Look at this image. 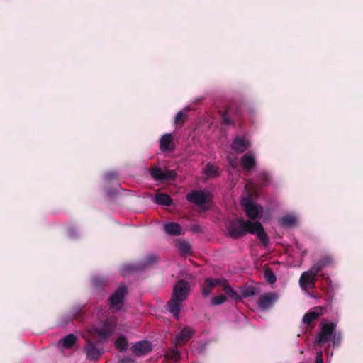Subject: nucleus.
I'll use <instances>...</instances> for the list:
<instances>
[{
	"label": "nucleus",
	"instance_id": "obj_1",
	"mask_svg": "<svg viewBox=\"0 0 363 363\" xmlns=\"http://www.w3.org/2000/svg\"><path fill=\"white\" fill-rule=\"evenodd\" d=\"M227 232L230 237L240 238L249 233L256 235L260 242L266 246L269 242L262 224L258 222H251L243 219L229 221L226 225Z\"/></svg>",
	"mask_w": 363,
	"mask_h": 363
},
{
	"label": "nucleus",
	"instance_id": "obj_2",
	"mask_svg": "<svg viewBox=\"0 0 363 363\" xmlns=\"http://www.w3.org/2000/svg\"><path fill=\"white\" fill-rule=\"evenodd\" d=\"M189 291V284L183 279L178 281L174 287L172 297L167 303V309L177 318H179L182 302L186 299Z\"/></svg>",
	"mask_w": 363,
	"mask_h": 363
},
{
	"label": "nucleus",
	"instance_id": "obj_3",
	"mask_svg": "<svg viewBox=\"0 0 363 363\" xmlns=\"http://www.w3.org/2000/svg\"><path fill=\"white\" fill-rule=\"evenodd\" d=\"M116 323V318L111 317L104 322H100L97 326L89 330V333L93 339L102 342L113 333Z\"/></svg>",
	"mask_w": 363,
	"mask_h": 363
},
{
	"label": "nucleus",
	"instance_id": "obj_4",
	"mask_svg": "<svg viewBox=\"0 0 363 363\" xmlns=\"http://www.w3.org/2000/svg\"><path fill=\"white\" fill-rule=\"evenodd\" d=\"M336 324L323 321L320 325V332L315 337V345H323L332 339Z\"/></svg>",
	"mask_w": 363,
	"mask_h": 363
},
{
	"label": "nucleus",
	"instance_id": "obj_5",
	"mask_svg": "<svg viewBox=\"0 0 363 363\" xmlns=\"http://www.w3.org/2000/svg\"><path fill=\"white\" fill-rule=\"evenodd\" d=\"M241 205L244 208L246 215L251 219L260 218L263 213L262 207L255 203L247 197L242 199Z\"/></svg>",
	"mask_w": 363,
	"mask_h": 363
},
{
	"label": "nucleus",
	"instance_id": "obj_6",
	"mask_svg": "<svg viewBox=\"0 0 363 363\" xmlns=\"http://www.w3.org/2000/svg\"><path fill=\"white\" fill-rule=\"evenodd\" d=\"M126 294V288L124 286H121L118 289L110 296V308L113 311L120 310L123 304V298Z\"/></svg>",
	"mask_w": 363,
	"mask_h": 363
},
{
	"label": "nucleus",
	"instance_id": "obj_7",
	"mask_svg": "<svg viewBox=\"0 0 363 363\" xmlns=\"http://www.w3.org/2000/svg\"><path fill=\"white\" fill-rule=\"evenodd\" d=\"M208 194L201 190H194L186 194V199L196 206L205 204L208 201Z\"/></svg>",
	"mask_w": 363,
	"mask_h": 363
},
{
	"label": "nucleus",
	"instance_id": "obj_8",
	"mask_svg": "<svg viewBox=\"0 0 363 363\" xmlns=\"http://www.w3.org/2000/svg\"><path fill=\"white\" fill-rule=\"evenodd\" d=\"M278 298L279 296L274 293H266L259 297L257 305L260 309L266 310L271 308Z\"/></svg>",
	"mask_w": 363,
	"mask_h": 363
},
{
	"label": "nucleus",
	"instance_id": "obj_9",
	"mask_svg": "<svg viewBox=\"0 0 363 363\" xmlns=\"http://www.w3.org/2000/svg\"><path fill=\"white\" fill-rule=\"evenodd\" d=\"M152 177L158 180H170L176 177L177 173L173 169H162L160 168H152L150 170Z\"/></svg>",
	"mask_w": 363,
	"mask_h": 363
},
{
	"label": "nucleus",
	"instance_id": "obj_10",
	"mask_svg": "<svg viewBox=\"0 0 363 363\" xmlns=\"http://www.w3.org/2000/svg\"><path fill=\"white\" fill-rule=\"evenodd\" d=\"M152 349V343L147 340L139 341L131 347L133 353L138 357L146 355Z\"/></svg>",
	"mask_w": 363,
	"mask_h": 363
},
{
	"label": "nucleus",
	"instance_id": "obj_11",
	"mask_svg": "<svg viewBox=\"0 0 363 363\" xmlns=\"http://www.w3.org/2000/svg\"><path fill=\"white\" fill-rule=\"evenodd\" d=\"M316 280V276L313 275L308 271L303 272L299 280V284L301 287L307 290L308 289H313L315 286V282Z\"/></svg>",
	"mask_w": 363,
	"mask_h": 363
},
{
	"label": "nucleus",
	"instance_id": "obj_12",
	"mask_svg": "<svg viewBox=\"0 0 363 363\" xmlns=\"http://www.w3.org/2000/svg\"><path fill=\"white\" fill-rule=\"evenodd\" d=\"M251 146L250 142L245 138L237 136L234 138L231 147L238 153L245 152Z\"/></svg>",
	"mask_w": 363,
	"mask_h": 363
},
{
	"label": "nucleus",
	"instance_id": "obj_13",
	"mask_svg": "<svg viewBox=\"0 0 363 363\" xmlns=\"http://www.w3.org/2000/svg\"><path fill=\"white\" fill-rule=\"evenodd\" d=\"M323 313L324 308L323 307H314L304 315L303 321L305 324L309 325L313 320L318 319L320 315H322Z\"/></svg>",
	"mask_w": 363,
	"mask_h": 363
},
{
	"label": "nucleus",
	"instance_id": "obj_14",
	"mask_svg": "<svg viewBox=\"0 0 363 363\" xmlns=\"http://www.w3.org/2000/svg\"><path fill=\"white\" fill-rule=\"evenodd\" d=\"M222 279H206L205 284L201 287V294L203 297H207L210 295L212 289L217 285H221Z\"/></svg>",
	"mask_w": 363,
	"mask_h": 363
},
{
	"label": "nucleus",
	"instance_id": "obj_15",
	"mask_svg": "<svg viewBox=\"0 0 363 363\" xmlns=\"http://www.w3.org/2000/svg\"><path fill=\"white\" fill-rule=\"evenodd\" d=\"M160 149L162 152L173 150V135L167 133L163 135L160 140Z\"/></svg>",
	"mask_w": 363,
	"mask_h": 363
},
{
	"label": "nucleus",
	"instance_id": "obj_16",
	"mask_svg": "<svg viewBox=\"0 0 363 363\" xmlns=\"http://www.w3.org/2000/svg\"><path fill=\"white\" fill-rule=\"evenodd\" d=\"M85 350L86 352V357L90 360L97 359L101 354L100 350L94 345L90 339L87 340V345L85 347Z\"/></svg>",
	"mask_w": 363,
	"mask_h": 363
},
{
	"label": "nucleus",
	"instance_id": "obj_17",
	"mask_svg": "<svg viewBox=\"0 0 363 363\" xmlns=\"http://www.w3.org/2000/svg\"><path fill=\"white\" fill-rule=\"evenodd\" d=\"M241 164L245 170L249 171L255 166V157L252 152L245 154L241 158Z\"/></svg>",
	"mask_w": 363,
	"mask_h": 363
},
{
	"label": "nucleus",
	"instance_id": "obj_18",
	"mask_svg": "<svg viewBox=\"0 0 363 363\" xmlns=\"http://www.w3.org/2000/svg\"><path fill=\"white\" fill-rule=\"evenodd\" d=\"M194 331L189 327H185L181 332L177 335L175 338L176 344H184L189 341L192 337Z\"/></svg>",
	"mask_w": 363,
	"mask_h": 363
},
{
	"label": "nucleus",
	"instance_id": "obj_19",
	"mask_svg": "<svg viewBox=\"0 0 363 363\" xmlns=\"http://www.w3.org/2000/svg\"><path fill=\"white\" fill-rule=\"evenodd\" d=\"M165 232L170 235H179L181 234V226L174 222L167 223L164 225Z\"/></svg>",
	"mask_w": 363,
	"mask_h": 363
},
{
	"label": "nucleus",
	"instance_id": "obj_20",
	"mask_svg": "<svg viewBox=\"0 0 363 363\" xmlns=\"http://www.w3.org/2000/svg\"><path fill=\"white\" fill-rule=\"evenodd\" d=\"M155 201L159 205L170 206L172 199L169 195L164 193H158L155 196Z\"/></svg>",
	"mask_w": 363,
	"mask_h": 363
},
{
	"label": "nucleus",
	"instance_id": "obj_21",
	"mask_svg": "<svg viewBox=\"0 0 363 363\" xmlns=\"http://www.w3.org/2000/svg\"><path fill=\"white\" fill-rule=\"evenodd\" d=\"M220 286L223 287V291L225 292V294L230 298L235 301L240 299V296L233 289L230 288L225 280H222Z\"/></svg>",
	"mask_w": 363,
	"mask_h": 363
},
{
	"label": "nucleus",
	"instance_id": "obj_22",
	"mask_svg": "<svg viewBox=\"0 0 363 363\" xmlns=\"http://www.w3.org/2000/svg\"><path fill=\"white\" fill-rule=\"evenodd\" d=\"M297 220L298 218L294 214H286L281 218L280 223L283 226L291 227L296 225Z\"/></svg>",
	"mask_w": 363,
	"mask_h": 363
},
{
	"label": "nucleus",
	"instance_id": "obj_23",
	"mask_svg": "<svg viewBox=\"0 0 363 363\" xmlns=\"http://www.w3.org/2000/svg\"><path fill=\"white\" fill-rule=\"evenodd\" d=\"M76 342V337L73 334H69L62 338L59 344L65 348L71 347Z\"/></svg>",
	"mask_w": 363,
	"mask_h": 363
},
{
	"label": "nucleus",
	"instance_id": "obj_24",
	"mask_svg": "<svg viewBox=\"0 0 363 363\" xmlns=\"http://www.w3.org/2000/svg\"><path fill=\"white\" fill-rule=\"evenodd\" d=\"M203 172L210 177H216L219 174L218 168L212 164H208L204 168Z\"/></svg>",
	"mask_w": 363,
	"mask_h": 363
},
{
	"label": "nucleus",
	"instance_id": "obj_25",
	"mask_svg": "<svg viewBox=\"0 0 363 363\" xmlns=\"http://www.w3.org/2000/svg\"><path fill=\"white\" fill-rule=\"evenodd\" d=\"M327 266V262L324 260H320L315 264H314L308 272L311 273L313 275L317 276L318 273L321 271V269Z\"/></svg>",
	"mask_w": 363,
	"mask_h": 363
},
{
	"label": "nucleus",
	"instance_id": "obj_26",
	"mask_svg": "<svg viewBox=\"0 0 363 363\" xmlns=\"http://www.w3.org/2000/svg\"><path fill=\"white\" fill-rule=\"evenodd\" d=\"M115 345L119 351L122 352L126 350L128 347V342L126 339L124 337L121 336L117 339V340L115 342Z\"/></svg>",
	"mask_w": 363,
	"mask_h": 363
},
{
	"label": "nucleus",
	"instance_id": "obj_27",
	"mask_svg": "<svg viewBox=\"0 0 363 363\" xmlns=\"http://www.w3.org/2000/svg\"><path fill=\"white\" fill-rule=\"evenodd\" d=\"M342 333L339 331H336L335 330L334 333L333 334L331 340L333 341V344L334 346H339L342 342Z\"/></svg>",
	"mask_w": 363,
	"mask_h": 363
},
{
	"label": "nucleus",
	"instance_id": "obj_28",
	"mask_svg": "<svg viewBox=\"0 0 363 363\" xmlns=\"http://www.w3.org/2000/svg\"><path fill=\"white\" fill-rule=\"evenodd\" d=\"M264 277L267 282L269 284H274L277 279L273 272L269 269L264 271Z\"/></svg>",
	"mask_w": 363,
	"mask_h": 363
},
{
	"label": "nucleus",
	"instance_id": "obj_29",
	"mask_svg": "<svg viewBox=\"0 0 363 363\" xmlns=\"http://www.w3.org/2000/svg\"><path fill=\"white\" fill-rule=\"evenodd\" d=\"M225 300L226 298L224 295L216 296L211 298V303L213 306H218L223 303L225 301Z\"/></svg>",
	"mask_w": 363,
	"mask_h": 363
},
{
	"label": "nucleus",
	"instance_id": "obj_30",
	"mask_svg": "<svg viewBox=\"0 0 363 363\" xmlns=\"http://www.w3.org/2000/svg\"><path fill=\"white\" fill-rule=\"evenodd\" d=\"M179 250L184 254H188L191 250V247L186 242H180L179 244Z\"/></svg>",
	"mask_w": 363,
	"mask_h": 363
},
{
	"label": "nucleus",
	"instance_id": "obj_31",
	"mask_svg": "<svg viewBox=\"0 0 363 363\" xmlns=\"http://www.w3.org/2000/svg\"><path fill=\"white\" fill-rule=\"evenodd\" d=\"M166 357L172 360H177L179 357V352L176 348H174L170 353L167 354Z\"/></svg>",
	"mask_w": 363,
	"mask_h": 363
},
{
	"label": "nucleus",
	"instance_id": "obj_32",
	"mask_svg": "<svg viewBox=\"0 0 363 363\" xmlns=\"http://www.w3.org/2000/svg\"><path fill=\"white\" fill-rule=\"evenodd\" d=\"M228 161L229 163V165L235 169L238 166V159L235 156L233 155H228Z\"/></svg>",
	"mask_w": 363,
	"mask_h": 363
},
{
	"label": "nucleus",
	"instance_id": "obj_33",
	"mask_svg": "<svg viewBox=\"0 0 363 363\" xmlns=\"http://www.w3.org/2000/svg\"><path fill=\"white\" fill-rule=\"evenodd\" d=\"M242 296L247 298L255 295V290L253 288H247L242 290Z\"/></svg>",
	"mask_w": 363,
	"mask_h": 363
},
{
	"label": "nucleus",
	"instance_id": "obj_34",
	"mask_svg": "<svg viewBox=\"0 0 363 363\" xmlns=\"http://www.w3.org/2000/svg\"><path fill=\"white\" fill-rule=\"evenodd\" d=\"M135 268L133 265H130V264L125 265L121 269V273L123 274V275H125V274L127 272H133V271H135Z\"/></svg>",
	"mask_w": 363,
	"mask_h": 363
},
{
	"label": "nucleus",
	"instance_id": "obj_35",
	"mask_svg": "<svg viewBox=\"0 0 363 363\" xmlns=\"http://www.w3.org/2000/svg\"><path fill=\"white\" fill-rule=\"evenodd\" d=\"M184 113L183 111H179L177 113V114L175 116L174 123H179L182 121V118L184 117Z\"/></svg>",
	"mask_w": 363,
	"mask_h": 363
},
{
	"label": "nucleus",
	"instance_id": "obj_36",
	"mask_svg": "<svg viewBox=\"0 0 363 363\" xmlns=\"http://www.w3.org/2000/svg\"><path fill=\"white\" fill-rule=\"evenodd\" d=\"M315 363H323V352L321 350L316 353V361Z\"/></svg>",
	"mask_w": 363,
	"mask_h": 363
},
{
	"label": "nucleus",
	"instance_id": "obj_37",
	"mask_svg": "<svg viewBox=\"0 0 363 363\" xmlns=\"http://www.w3.org/2000/svg\"><path fill=\"white\" fill-rule=\"evenodd\" d=\"M103 284V280L99 277H95L93 279V284L97 287Z\"/></svg>",
	"mask_w": 363,
	"mask_h": 363
},
{
	"label": "nucleus",
	"instance_id": "obj_38",
	"mask_svg": "<svg viewBox=\"0 0 363 363\" xmlns=\"http://www.w3.org/2000/svg\"><path fill=\"white\" fill-rule=\"evenodd\" d=\"M320 260H324L327 262V266L333 262V257L330 255H326L323 257Z\"/></svg>",
	"mask_w": 363,
	"mask_h": 363
},
{
	"label": "nucleus",
	"instance_id": "obj_39",
	"mask_svg": "<svg viewBox=\"0 0 363 363\" xmlns=\"http://www.w3.org/2000/svg\"><path fill=\"white\" fill-rule=\"evenodd\" d=\"M119 363H133V362L130 359H123Z\"/></svg>",
	"mask_w": 363,
	"mask_h": 363
},
{
	"label": "nucleus",
	"instance_id": "obj_40",
	"mask_svg": "<svg viewBox=\"0 0 363 363\" xmlns=\"http://www.w3.org/2000/svg\"><path fill=\"white\" fill-rule=\"evenodd\" d=\"M223 123H225V124H229V123H230V120L228 118H227L226 116H223Z\"/></svg>",
	"mask_w": 363,
	"mask_h": 363
},
{
	"label": "nucleus",
	"instance_id": "obj_41",
	"mask_svg": "<svg viewBox=\"0 0 363 363\" xmlns=\"http://www.w3.org/2000/svg\"><path fill=\"white\" fill-rule=\"evenodd\" d=\"M262 177L264 178V183L268 181L269 177L267 174L263 173Z\"/></svg>",
	"mask_w": 363,
	"mask_h": 363
},
{
	"label": "nucleus",
	"instance_id": "obj_42",
	"mask_svg": "<svg viewBox=\"0 0 363 363\" xmlns=\"http://www.w3.org/2000/svg\"><path fill=\"white\" fill-rule=\"evenodd\" d=\"M333 352H331L330 354H329V352H328V357H329V356H330V357H332V356H333Z\"/></svg>",
	"mask_w": 363,
	"mask_h": 363
},
{
	"label": "nucleus",
	"instance_id": "obj_43",
	"mask_svg": "<svg viewBox=\"0 0 363 363\" xmlns=\"http://www.w3.org/2000/svg\"><path fill=\"white\" fill-rule=\"evenodd\" d=\"M112 176H113L112 174H108L106 175V177H112Z\"/></svg>",
	"mask_w": 363,
	"mask_h": 363
}]
</instances>
